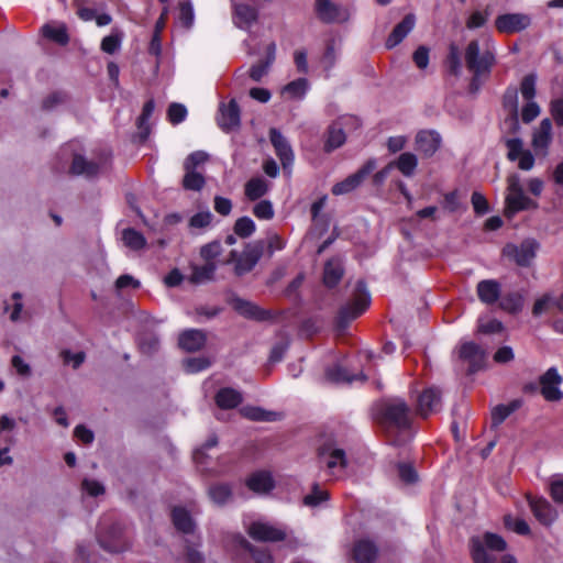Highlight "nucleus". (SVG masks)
I'll list each match as a JSON object with an SVG mask.
<instances>
[{
  "instance_id": "nucleus-10",
  "label": "nucleus",
  "mask_w": 563,
  "mask_h": 563,
  "mask_svg": "<svg viewBox=\"0 0 563 563\" xmlns=\"http://www.w3.org/2000/svg\"><path fill=\"white\" fill-rule=\"evenodd\" d=\"M262 256V247L257 244H247L242 253L231 251L229 260L225 262L234 263V272L241 276L252 271Z\"/></svg>"
},
{
  "instance_id": "nucleus-24",
  "label": "nucleus",
  "mask_w": 563,
  "mask_h": 563,
  "mask_svg": "<svg viewBox=\"0 0 563 563\" xmlns=\"http://www.w3.org/2000/svg\"><path fill=\"white\" fill-rule=\"evenodd\" d=\"M246 486L255 494H267L275 487V482L269 472L257 471L247 477Z\"/></svg>"
},
{
  "instance_id": "nucleus-55",
  "label": "nucleus",
  "mask_w": 563,
  "mask_h": 563,
  "mask_svg": "<svg viewBox=\"0 0 563 563\" xmlns=\"http://www.w3.org/2000/svg\"><path fill=\"white\" fill-rule=\"evenodd\" d=\"M253 214L258 220H271L275 214L274 207L269 200H261L254 205Z\"/></svg>"
},
{
  "instance_id": "nucleus-30",
  "label": "nucleus",
  "mask_w": 563,
  "mask_h": 563,
  "mask_svg": "<svg viewBox=\"0 0 563 563\" xmlns=\"http://www.w3.org/2000/svg\"><path fill=\"white\" fill-rule=\"evenodd\" d=\"M276 44L269 43L266 47V59L253 65L250 69V77L254 81H260L268 71L269 67L275 60Z\"/></svg>"
},
{
  "instance_id": "nucleus-17",
  "label": "nucleus",
  "mask_w": 563,
  "mask_h": 563,
  "mask_svg": "<svg viewBox=\"0 0 563 563\" xmlns=\"http://www.w3.org/2000/svg\"><path fill=\"white\" fill-rule=\"evenodd\" d=\"M538 247L539 244L534 240H528L520 246L508 245L505 252L511 255L518 265L528 266L534 258Z\"/></svg>"
},
{
  "instance_id": "nucleus-31",
  "label": "nucleus",
  "mask_w": 563,
  "mask_h": 563,
  "mask_svg": "<svg viewBox=\"0 0 563 563\" xmlns=\"http://www.w3.org/2000/svg\"><path fill=\"white\" fill-rule=\"evenodd\" d=\"M343 276L342 261L339 257L329 260L324 265L323 283L327 287H334Z\"/></svg>"
},
{
  "instance_id": "nucleus-62",
  "label": "nucleus",
  "mask_w": 563,
  "mask_h": 563,
  "mask_svg": "<svg viewBox=\"0 0 563 563\" xmlns=\"http://www.w3.org/2000/svg\"><path fill=\"white\" fill-rule=\"evenodd\" d=\"M81 489L84 494L91 497H98L104 494V486L100 482L90 478H85L82 481Z\"/></svg>"
},
{
  "instance_id": "nucleus-12",
  "label": "nucleus",
  "mask_w": 563,
  "mask_h": 563,
  "mask_svg": "<svg viewBox=\"0 0 563 563\" xmlns=\"http://www.w3.org/2000/svg\"><path fill=\"white\" fill-rule=\"evenodd\" d=\"M98 540L100 545L111 553L122 552L129 545L124 531L119 523L111 526L107 531L100 528Z\"/></svg>"
},
{
  "instance_id": "nucleus-13",
  "label": "nucleus",
  "mask_w": 563,
  "mask_h": 563,
  "mask_svg": "<svg viewBox=\"0 0 563 563\" xmlns=\"http://www.w3.org/2000/svg\"><path fill=\"white\" fill-rule=\"evenodd\" d=\"M16 428V421L14 418L8 415L0 416V442L3 446H0V466L11 465L13 459L10 456V448L14 444V438L10 432Z\"/></svg>"
},
{
  "instance_id": "nucleus-54",
  "label": "nucleus",
  "mask_w": 563,
  "mask_h": 563,
  "mask_svg": "<svg viewBox=\"0 0 563 563\" xmlns=\"http://www.w3.org/2000/svg\"><path fill=\"white\" fill-rule=\"evenodd\" d=\"M448 69L452 75H460L462 69L460 49L455 44H451L449 47V54L446 57Z\"/></svg>"
},
{
  "instance_id": "nucleus-7",
  "label": "nucleus",
  "mask_w": 563,
  "mask_h": 563,
  "mask_svg": "<svg viewBox=\"0 0 563 563\" xmlns=\"http://www.w3.org/2000/svg\"><path fill=\"white\" fill-rule=\"evenodd\" d=\"M563 377L556 367H550L538 379V386L529 385V389H539L544 400L549 402H559L563 399V390L561 388Z\"/></svg>"
},
{
  "instance_id": "nucleus-56",
  "label": "nucleus",
  "mask_w": 563,
  "mask_h": 563,
  "mask_svg": "<svg viewBox=\"0 0 563 563\" xmlns=\"http://www.w3.org/2000/svg\"><path fill=\"white\" fill-rule=\"evenodd\" d=\"M505 526L509 529L515 531L518 534L525 536L530 532V528L526 520L517 517H512L510 515L505 516Z\"/></svg>"
},
{
  "instance_id": "nucleus-5",
  "label": "nucleus",
  "mask_w": 563,
  "mask_h": 563,
  "mask_svg": "<svg viewBox=\"0 0 563 563\" xmlns=\"http://www.w3.org/2000/svg\"><path fill=\"white\" fill-rule=\"evenodd\" d=\"M319 464L333 477H341L347 465L345 451L335 442H327L319 449Z\"/></svg>"
},
{
  "instance_id": "nucleus-37",
  "label": "nucleus",
  "mask_w": 563,
  "mask_h": 563,
  "mask_svg": "<svg viewBox=\"0 0 563 563\" xmlns=\"http://www.w3.org/2000/svg\"><path fill=\"white\" fill-rule=\"evenodd\" d=\"M522 406L521 399H514L509 404H500L492 409V423L497 427L501 424L512 412Z\"/></svg>"
},
{
  "instance_id": "nucleus-8",
  "label": "nucleus",
  "mask_w": 563,
  "mask_h": 563,
  "mask_svg": "<svg viewBox=\"0 0 563 563\" xmlns=\"http://www.w3.org/2000/svg\"><path fill=\"white\" fill-rule=\"evenodd\" d=\"M251 538L263 542H276L285 540L287 529L283 526L273 525L268 521L258 519L246 526Z\"/></svg>"
},
{
  "instance_id": "nucleus-46",
  "label": "nucleus",
  "mask_w": 563,
  "mask_h": 563,
  "mask_svg": "<svg viewBox=\"0 0 563 563\" xmlns=\"http://www.w3.org/2000/svg\"><path fill=\"white\" fill-rule=\"evenodd\" d=\"M525 298L520 292H509L505 295L499 302L501 309L516 313L519 312L523 307Z\"/></svg>"
},
{
  "instance_id": "nucleus-59",
  "label": "nucleus",
  "mask_w": 563,
  "mask_h": 563,
  "mask_svg": "<svg viewBox=\"0 0 563 563\" xmlns=\"http://www.w3.org/2000/svg\"><path fill=\"white\" fill-rule=\"evenodd\" d=\"M242 415L254 421H271L274 413L267 412L260 407H245L242 409Z\"/></svg>"
},
{
  "instance_id": "nucleus-42",
  "label": "nucleus",
  "mask_w": 563,
  "mask_h": 563,
  "mask_svg": "<svg viewBox=\"0 0 563 563\" xmlns=\"http://www.w3.org/2000/svg\"><path fill=\"white\" fill-rule=\"evenodd\" d=\"M345 133L340 123H333L328 131V136L324 144V150L327 152H331L340 146H342L345 142Z\"/></svg>"
},
{
  "instance_id": "nucleus-57",
  "label": "nucleus",
  "mask_w": 563,
  "mask_h": 563,
  "mask_svg": "<svg viewBox=\"0 0 563 563\" xmlns=\"http://www.w3.org/2000/svg\"><path fill=\"white\" fill-rule=\"evenodd\" d=\"M536 81H537V77L534 75H532V74L527 75L522 79L521 86H520V92H521L522 98L526 101L534 100V96H536Z\"/></svg>"
},
{
  "instance_id": "nucleus-40",
  "label": "nucleus",
  "mask_w": 563,
  "mask_h": 563,
  "mask_svg": "<svg viewBox=\"0 0 563 563\" xmlns=\"http://www.w3.org/2000/svg\"><path fill=\"white\" fill-rule=\"evenodd\" d=\"M100 170V165L95 162L87 161L81 155H76L73 159L71 172L75 175H82L86 177H93Z\"/></svg>"
},
{
  "instance_id": "nucleus-2",
  "label": "nucleus",
  "mask_w": 563,
  "mask_h": 563,
  "mask_svg": "<svg viewBox=\"0 0 563 563\" xmlns=\"http://www.w3.org/2000/svg\"><path fill=\"white\" fill-rule=\"evenodd\" d=\"M465 63L467 69L473 74L471 81L472 90L476 91L486 80L496 63V51L490 40L471 41L465 49Z\"/></svg>"
},
{
  "instance_id": "nucleus-26",
  "label": "nucleus",
  "mask_w": 563,
  "mask_h": 563,
  "mask_svg": "<svg viewBox=\"0 0 563 563\" xmlns=\"http://www.w3.org/2000/svg\"><path fill=\"white\" fill-rule=\"evenodd\" d=\"M232 307L236 310L241 316L254 319L258 321H264L269 319L271 313L267 310L260 308L251 301L244 300L242 298L232 299Z\"/></svg>"
},
{
  "instance_id": "nucleus-21",
  "label": "nucleus",
  "mask_w": 563,
  "mask_h": 563,
  "mask_svg": "<svg viewBox=\"0 0 563 563\" xmlns=\"http://www.w3.org/2000/svg\"><path fill=\"white\" fill-rule=\"evenodd\" d=\"M416 25V15L408 13L405 18L394 27L391 33L386 40V47L394 48L413 30Z\"/></svg>"
},
{
  "instance_id": "nucleus-43",
  "label": "nucleus",
  "mask_w": 563,
  "mask_h": 563,
  "mask_svg": "<svg viewBox=\"0 0 563 563\" xmlns=\"http://www.w3.org/2000/svg\"><path fill=\"white\" fill-rule=\"evenodd\" d=\"M217 265L213 262H207L201 266H192L191 282L195 284L205 283L211 280L216 273Z\"/></svg>"
},
{
  "instance_id": "nucleus-38",
  "label": "nucleus",
  "mask_w": 563,
  "mask_h": 563,
  "mask_svg": "<svg viewBox=\"0 0 563 563\" xmlns=\"http://www.w3.org/2000/svg\"><path fill=\"white\" fill-rule=\"evenodd\" d=\"M210 500L217 506H224L232 498V487L229 484L218 483L208 488Z\"/></svg>"
},
{
  "instance_id": "nucleus-20",
  "label": "nucleus",
  "mask_w": 563,
  "mask_h": 563,
  "mask_svg": "<svg viewBox=\"0 0 563 563\" xmlns=\"http://www.w3.org/2000/svg\"><path fill=\"white\" fill-rule=\"evenodd\" d=\"M269 139L275 148L277 156L279 157L284 168H288L292 165L294 153L285 136L276 129H271Z\"/></svg>"
},
{
  "instance_id": "nucleus-47",
  "label": "nucleus",
  "mask_w": 563,
  "mask_h": 563,
  "mask_svg": "<svg viewBox=\"0 0 563 563\" xmlns=\"http://www.w3.org/2000/svg\"><path fill=\"white\" fill-rule=\"evenodd\" d=\"M123 40V34L113 30L109 35L102 38L100 48L107 54H114L120 49Z\"/></svg>"
},
{
  "instance_id": "nucleus-53",
  "label": "nucleus",
  "mask_w": 563,
  "mask_h": 563,
  "mask_svg": "<svg viewBox=\"0 0 563 563\" xmlns=\"http://www.w3.org/2000/svg\"><path fill=\"white\" fill-rule=\"evenodd\" d=\"M42 32L45 37L51 38L58 44H66L68 42V35L64 26H52L46 24L43 26Z\"/></svg>"
},
{
  "instance_id": "nucleus-11",
  "label": "nucleus",
  "mask_w": 563,
  "mask_h": 563,
  "mask_svg": "<svg viewBox=\"0 0 563 563\" xmlns=\"http://www.w3.org/2000/svg\"><path fill=\"white\" fill-rule=\"evenodd\" d=\"M375 158L368 159L356 173L350 175L344 180L336 183L332 187V194L335 196L345 195L355 190L364 179L376 168Z\"/></svg>"
},
{
  "instance_id": "nucleus-32",
  "label": "nucleus",
  "mask_w": 563,
  "mask_h": 563,
  "mask_svg": "<svg viewBox=\"0 0 563 563\" xmlns=\"http://www.w3.org/2000/svg\"><path fill=\"white\" fill-rule=\"evenodd\" d=\"M234 23L240 29H249L257 19L256 10L247 4L234 5Z\"/></svg>"
},
{
  "instance_id": "nucleus-50",
  "label": "nucleus",
  "mask_w": 563,
  "mask_h": 563,
  "mask_svg": "<svg viewBox=\"0 0 563 563\" xmlns=\"http://www.w3.org/2000/svg\"><path fill=\"white\" fill-rule=\"evenodd\" d=\"M154 108H155V103L153 100H148L147 102H145L144 107H143V111H142V114L141 117L139 118V121H137V126L140 129V133H141V139L142 140H145L150 133V129H148V119L151 118L153 111H154Z\"/></svg>"
},
{
  "instance_id": "nucleus-58",
  "label": "nucleus",
  "mask_w": 563,
  "mask_h": 563,
  "mask_svg": "<svg viewBox=\"0 0 563 563\" xmlns=\"http://www.w3.org/2000/svg\"><path fill=\"white\" fill-rule=\"evenodd\" d=\"M505 144L508 150L507 158L511 162L517 161L526 151L523 148V143L519 137L507 139Z\"/></svg>"
},
{
  "instance_id": "nucleus-14",
  "label": "nucleus",
  "mask_w": 563,
  "mask_h": 563,
  "mask_svg": "<svg viewBox=\"0 0 563 563\" xmlns=\"http://www.w3.org/2000/svg\"><path fill=\"white\" fill-rule=\"evenodd\" d=\"M459 358L468 364V372L478 371L485 362V351L474 342H463L457 349Z\"/></svg>"
},
{
  "instance_id": "nucleus-19",
  "label": "nucleus",
  "mask_w": 563,
  "mask_h": 563,
  "mask_svg": "<svg viewBox=\"0 0 563 563\" xmlns=\"http://www.w3.org/2000/svg\"><path fill=\"white\" fill-rule=\"evenodd\" d=\"M530 508L537 520L544 525H552L558 518L556 509L545 498H530Z\"/></svg>"
},
{
  "instance_id": "nucleus-29",
  "label": "nucleus",
  "mask_w": 563,
  "mask_h": 563,
  "mask_svg": "<svg viewBox=\"0 0 563 563\" xmlns=\"http://www.w3.org/2000/svg\"><path fill=\"white\" fill-rule=\"evenodd\" d=\"M206 335L200 330H186L179 335V346L186 351H197L205 345Z\"/></svg>"
},
{
  "instance_id": "nucleus-63",
  "label": "nucleus",
  "mask_w": 563,
  "mask_h": 563,
  "mask_svg": "<svg viewBox=\"0 0 563 563\" xmlns=\"http://www.w3.org/2000/svg\"><path fill=\"white\" fill-rule=\"evenodd\" d=\"M222 253V246L219 241H212L206 245H203L200 250V255L207 262H212L216 257H218Z\"/></svg>"
},
{
  "instance_id": "nucleus-1",
  "label": "nucleus",
  "mask_w": 563,
  "mask_h": 563,
  "mask_svg": "<svg viewBox=\"0 0 563 563\" xmlns=\"http://www.w3.org/2000/svg\"><path fill=\"white\" fill-rule=\"evenodd\" d=\"M378 423L389 433H397L394 443H401L410 438L412 413L407 402L399 397L382 400L375 409Z\"/></svg>"
},
{
  "instance_id": "nucleus-52",
  "label": "nucleus",
  "mask_w": 563,
  "mask_h": 563,
  "mask_svg": "<svg viewBox=\"0 0 563 563\" xmlns=\"http://www.w3.org/2000/svg\"><path fill=\"white\" fill-rule=\"evenodd\" d=\"M477 329L484 334L498 333L503 330V323L495 318L484 316L478 318Z\"/></svg>"
},
{
  "instance_id": "nucleus-23",
  "label": "nucleus",
  "mask_w": 563,
  "mask_h": 563,
  "mask_svg": "<svg viewBox=\"0 0 563 563\" xmlns=\"http://www.w3.org/2000/svg\"><path fill=\"white\" fill-rule=\"evenodd\" d=\"M219 112L218 123L222 130L230 131L240 125V108L235 100L221 104Z\"/></svg>"
},
{
  "instance_id": "nucleus-49",
  "label": "nucleus",
  "mask_w": 563,
  "mask_h": 563,
  "mask_svg": "<svg viewBox=\"0 0 563 563\" xmlns=\"http://www.w3.org/2000/svg\"><path fill=\"white\" fill-rule=\"evenodd\" d=\"M233 230L235 235L245 239L255 232L256 225L250 217H241L235 221Z\"/></svg>"
},
{
  "instance_id": "nucleus-60",
  "label": "nucleus",
  "mask_w": 563,
  "mask_h": 563,
  "mask_svg": "<svg viewBox=\"0 0 563 563\" xmlns=\"http://www.w3.org/2000/svg\"><path fill=\"white\" fill-rule=\"evenodd\" d=\"M328 499V493L314 485L312 492L305 496L303 504L308 507H317Z\"/></svg>"
},
{
  "instance_id": "nucleus-35",
  "label": "nucleus",
  "mask_w": 563,
  "mask_h": 563,
  "mask_svg": "<svg viewBox=\"0 0 563 563\" xmlns=\"http://www.w3.org/2000/svg\"><path fill=\"white\" fill-rule=\"evenodd\" d=\"M218 443V440L216 437H210L207 442L205 443V445L202 448H199L197 450H195L194 452V460L197 464V466L199 467V470L201 472H207V473H210V474H218L219 471L213 467V466H209L207 460L209 459V456L206 454V451L216 446Z\"/></svg>"
},
{
  "instance_id": "nucleus-48",
  "label": "nucleus",
  "mask_w": 563,
  "mask_h": 563,
  "mask_svg": "<svg viewBox=\"0 0 563 563\" xmlns=\"http://www.w3.org/2000/svg\"><path fill=\"white\" fill-rule=\"evenodd\" d=\"M183 186L187 190L199 191L205 186L203 176L195 169H185Z\"/></svg>"
},
{
  "instance_id": "nucleus-45",
  "label": "nucleus",
  "mask_w": 563,
  "mask_h": 563,
  "mask_svg": "<svg viewBox=\"0 0 563 563\" xmlns=\"http://www.w3.org/2000/svg\"><path fill=\"white\" fill-rule=\"evenodd\" d=\"M122 240L124 245L133 251L142 250L146 245L143 234L131 228L123 230Z\"/></svg>"
},
{
  "instance_id": "nucleus-28",
  "label": "nucleus",
  "mask_w": 563,
  "mask_h": 563,
  "mask_svg": "<svg viewBox=\"0 0 563 563\" xmlns=\"http://www.w3.org/2000/svg\"><path fill=\"white\" fill-rule=\"evenodd\" d=\"M477 295L484 303H495L500 296V284L494 279L482 280L477 284Z\"/></svg>"
},
{
  "instance_id": "nucleus-18",
  "label": "nucleus",
  "mask_w": 563,
  "mask_h": 563,
  "mask_svg": "<svg viewBox=\"0 0 563 563\" xmlns=\"http://www.w3.org/2000/svg\"><path fill=\"white\" fill-rule=\"evenodd\" d=\"M441 136L434 130H421L416 135V147L427 157H431L440 148Z\"/></svg>"
},
{
  "instance_id": "nucleus-51",
  "label": "nucleus",
  "mask_w": 563,
  "mask_h": 563,
  "mask_svg": "<svg viewBox=\"0 0 563 563\" xmlns=\"http://www.w3.org/2000/svg\"><path fill=\"white\" fill-rule=\"evenodd\" d=\"M242 543L256 563H274V559L266 548L252 547L246 540H242Z\"/></svg>"
},
{
  "instance_id": "nucleus-15",
  "label": "nucleus",
  "mask_w": 563,
  "mask_h": 563,
  "mask_svg": "<svg viewBox=\"0 0 563 563\" xmlns=\"http://www.w3.org/2000/svg\"><path fill=\"white\" fill-rule=\"evenodd\" d=\"M531 24L529 15L523 13H506L496 18L495 26L501 33H517Z\"/></svg>"
},
{
  "instance_id": "nucleus-61",
  "label": "nucleus",
  "mask_w": 563,
  "mask_h": 563,
  "mask_svg": "<svg viewBox=\"0 0 563 563\" xmlns=\"http://www.w3.org/2000/svg\"><path fill=\"white\" fill-rule=\"evenodd\" d=\"M209 158V155L203 151H196L191 153L184 162L185 169H195L205 164Z\"/></svg>"
},
{
  "instance_id": "nucleus-36",
  "label": "nucleus",
  "mask_w": 563,
  "mask_h": 563,
  "mask_svg": "<svg viewBox=\"0 0 563 563\" xmlns=\"http://www.w3.org/2000/svg\"><path fill=\"white\" fill-rule=\"evenodd\" d=\"M269 190L268 181L263 177L251 178L244 187L245 197L255 201L264 197Z\"/></svg>"
},
{
  "instance_id": "nucleus-44",
  "label": "nucleus",
  "mask_w": 563,
  "mask_h": 563,
  "mask_svg": "<svg viewBox=\"0 0 563 563\" xmlns=\"http://www.w3.org/2000/svg\"><path fill=\"white\" fill-rule=\"evenodd\" d=\"M418 165V158L415 154L410 152H406L400 154L396 162V166L399 169V172L406 176L410 177L413 175L416 168Z\"/></svg>"
},
{
  "instance_id": "nucleus-6",
  "label": "nucleus",
  "mask_w": 563,
  "mask_h": 563,
  "mask_svg": "<svg viewBox=\"0 0 563 563\" xmlns=\"http://www.w3.org/2000/svg\"><path fill=\"white\" fill-rule=\"evenodd\" d=\"M356 288L358 295L352 302L343 306L339 311L338 327L341 330H344L352 320L358 318L369 306L371 299L369 294L366 290L365 283L360 280Z\"/></svg>"
},
{
  "instance_id": "nucleus-22",
  "label": "nucleus",
  "mask_w": 563,
  "mask_h": 563,
  "mask_svg": "<svg viewBox=\"0 0 563 563\" xmlns=\"http://www.w3.org/2000/svg\"><path fill=\"white\" fill-rule=\"evenodd\" d=\"M441 395L437 388L426 389L419 397L417 402L418 413L427 418L431 413L435 412L440 407Z\"/></svg>"
},
{
  "instance_id": "nucleus-34",
  "label": "nucleus",
  "mask_w": 563,
  "mask_h": 563,
  "mask_svg": "<svg viewBox=\"0 0 563 563\" xmlns=\"http://www.w3.org/2000/svg\"><path fill=\"white\" fill-rule=\"evenodd\" d=\"M172 519L178 531L185 534H190L195 531V522L190 514L185 508L175 507L172 511Z\"/></svg>"
},
{
  "instance_id": "nucleus-3",
  "label": "nucleus",
  "mask_w": 563,
  "mask_h": 563,
  "mask_svg": "<svg viewBox=\"0 0 563 563\" xmlns=\"http://www.w3.org/2000/svg\"><path fill=\"white\" fill-rule=\"evenodd\" d=\"M538 208V202L528 197L523 191V185L518 174L507 177V190L505 196V216L511 219L516 213Z\"/></svg>"
},
{
  "instance_id": "nucleus-25",
  "label": "nucleus",
  "mask_w": 563,
  "mask_h": 563,
  "mask_svg": "<svg viewBox=\"0 0 563 563\" xmlns=\"http://www.w3.org/2000/svg\"><path fill=\"white\" fill-rule=\"evenodd\" d=\"M503 104L509 113V118L505 120L504 125L508 126L510 130L517 131L519 129L517 88H508L506 90Z\"/></svg>"
},
{
  "instance_id": "nucleus-4",
  "label": "nucleus",
  "mask_w": 563,
  "mask_h": 563,
  "mask_svg": "<svg viewBox=\"0 0 563 563\" xmlns=\"http://www.w3.org/2000/svg\"><path fill=\"white\" fill-rule=\"evenodd\" d=\"M506 541L498 534L486 532L482 538L473 537L471 551L474 563H496V556L489 551L501 552L506 549Z\"/></svg>"
},
{
  "instance_id": "nucleus-41",
  "label": "nucleus",
  "mask_w": 563,
  "mask_h": 563,
  "mask_svg": "<svg viewBox=\"0 0 563 563\" xmlns=\"http://www.w3.org/2000/svg\"><path fill=\"white\" fill-rule=\"evenodd\" d=\"M309 89V82L306 78H298L287 84L282 92L289 99L301 100Z\"/></svg>"
},
{
  "instance_id": "nucleus-16",
  "label": "nucleus",
  "mask_w": 563,
  "mask_h": 563,
  "mask_svg": "<svg viewBox=\"0 0 563 563\" xmlns=\"http://www.w3.org/2000/svg\"><path fill=\"white\" fill-rule=\"evenodd\" d=\"M552 141V123L550 119H543L532 135V147L537 155H548V148Z\"/></svg>"
},
{
  "instance_id": "nucleus-27",
  "label": "nucleus",
  "mask_w": 563,
  "mask_h": 563,
  "mask_svg": "<svg viewBox=\"0 0 563 563\" xmlns=\"http://www.w3.org/2000/svg\"><path fill=\"white\" fill-rule=\"evenodd\" d=\"M377 556V547L368 539L356 541L353 548V559L357 563H372Z\"/></svg>"
},
{
  "instance_id": "nucleus-64",
  "label": "nucleus",
  "mask_w": 563,
  "mask_h": 563,
  "mask_svg": "<svg viewBox=\"0 0 563 563\" xmlns=\"http://www.w3.org/2000/svg\"><path fill=\"white\" fill-rule=\"evenodd\" d=\"M550 494L555 503L563 505V475H556L552 478Z\"/></svg>"
},
{
  "instance_id": "nucleus-9",
  "label": "nucleus",
  "mask_w": 563,
  "mask_h": 563,
  "mask_svg": "<svg viewBox=\"0 0 563 563\" xmlns=\"http://www.w3.org/2000/svg\"><path fill=\"white\" fill-rule=\"evenodd\" d=\"M314 12L317 18L327 24L344 23L350 16L346 7L335 3L332 0H314Z\"/></svg>"
},
{
  "instance_id": "nucleus-39",
  "label": "nucleus",
  "mask_w": 563,
  "mask_h": 563,
  "mask_svg": "<svg viewBox=\"0 0 563 563\" xmlns=\"http://www.w3.org/2000/svg\"><path fill=\"white\" fill-rule=\"evenodd\" d=\"M217 405L222 409L235 408L242 401L241 394L230 387L220 389L216 396Z\"/></svg>"
},
{
  "instance_id": "nucleus-33",
  "label": "nucleus",
  "mask_w": 563,
  "mask_h": 563,
  "mask_svg": "<svg viewBox=\"0 0 563 563\" xmlns=\"http://www.w3.org/2000/svg\"><path fill=\"white\" fill-rule=\"evenodd\" d=\"M327 378L334 383H353L356 380H364L365 376L363 373L358 375H351L342 363H338L329 367L325 372Z\"/></svg>"
}]
</instances>
